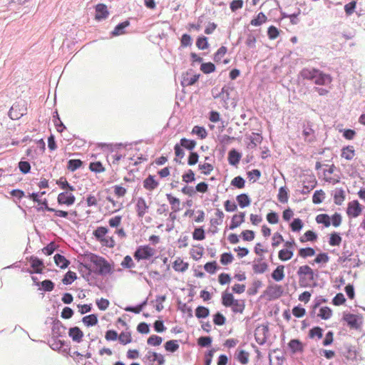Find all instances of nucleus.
<instances>
[{
    "instance_id": "f257e3e1",
    "label": "nucleus",
    "mask_w": 365,
    "mask_h": 365,
    "mask_svg": "<svg viewBox=\"0 0 365 365\" xmlns=\"http://www.w3.org/2000/svg\"><path fill=\"white\" fill-rule=\"evenodd\" d=\"M87 261L92 263L95 268L96 272L100 275H107L112 274L113 272V266L103 257L93 253L86 255Z\"/></svg>"
},
{
    "instance_id": "f03ea898",
    "label": "nucleus",
    "mask_w": 365,
    "mask_h": 365,
    "mask_svg": "<svg viewBox=\"0 0 365 365\" xmlns=\"http://www.w3.org/2000/svg\"><path fill=\"white\" fill-rule=\"evenodd\" d=\"M297 275L298 277L299 284L302 287H309L315 284L317 274L314 269L309 265L304 264L299 266Z\"/></svg>"
},
{
    "instance_id": "7ed1b4c3",
    "label": "nucleus",
    "mask_w": 365,
    "mask_h": 365,
    "mask_svg": "<svg viewBox=\"0 0 365 365\" xmlns=\"http://www.w3.org/2000/svg\"><path fill=\"white\" fill-rule=\"evenodd\" d=\"M222 304L225 307H230L235 314H242L245 304L243 299H237L232 293L225 291L222 294Z\"/></svg>"
},
{
    "instance_id": "20e7f679",
    "label": "nucleus",
    "mask_w": 365,
    "mask_h": 365,
    "mask_svg": "<svg viewBox=\"0 0 365 365\" xmlns=\"http://www.w3.org/2000/svg\"><path fill=\"white\" fill-rule=\"evenodd\" d=\"M302 76L304 78L313 80L314 83L319 86H326L330 84L332 78L330 75L322 73L317 69H304L302 71Z\"/></svg>"
},
{
    "instance_id": "39448f33",
    "label": "nucleus",
    "mask_w": 365,
    "mask_h": 365,
    "mask_svg": "<svg viewBox=\"0 0 365 365\" xmlns=\"http://www.w3.org/2000/svg\"><path fill=\"white\" fill-rule=\"evenodd\" d=\"M105 148L108 151L107 161L118 170L119 166L124 163L125 156L119 152L118 148L115 145H106Z\"/></svg>"
},
{
    "instance_id": "423d86ee",
    "label": "nucleus",
    "mask_w": 365,
    "mask_h": 365,
    "mask_svg": "<svg viewBox=\"0 0 365 365\" xmlns=\"http://www.w3.org/2000/svg\"><path fill=\"white\" fill-rule=\"evenodd\" d=\"M108 229L106 227H98L93 232L95 238L102 246L113 248L115 246V241L113 236H107Z\"/></svg>"
},
{
    "instance_id": "0eeeda50",
    "label": "nucleus",
    "mask_w": 365,
    "mask_h": 365,
    "mask_svg": "<svg viewBox=\"0 0 365 365\" xmlns=\"http://www.w3.org/2000/svg\"><path fill=\"white\" fill-rule=\"evenodd\" d=\"M155 253L156 250L150 245H140L137 247L133 257L138 261L149 260L155 256Z\"/></svg>"
},
{
    "instance_id": "6e6552de",
    "label": "nucleus",
    "mask_w": 365,
    "mask_h": 365,
    "mask_svg": "<svg viewBox=\"0 0 365 365\" xmlns=\"http://www.w3.org/2000/svg\"><path fill=\"white\" fill-rule=\"evenodd\" d=\"M295 241L294 239L286 241L284 244V248L278 252V258L282 262L291 259L294 256Z\"/></svg>"
},
{
    "instance_id": "1a4fd4ad",
    "label": "nucleus",
    "mask_w": 365,
    "mask_h": 365,
    "mask_svg": "<svg viewBox=\"0 0 365 365\" xmlns=\"http://www.w3.org/2000/svg\"><path fill=\"white\" fill-rule=\"evenodd\" d=\"M150 210V205L145 198L139 197L136 199L135 203V211L139 219H143Z\"/></svg>"
},
{
    "instance_id": "9d476101",
    "label": "nucleus",
    "mask_w": 365,
    "mask_h": 365,
    "mask_svg": "<svg viewBox=\"0 0 365 365\" xmlns=\"http://www.w3.org/2000/svg\"><path fill=\"white\" fill-rule=\"evenodd\" d=\"M362 207L358 200H352L347 205L346 214L349 217L356 218L361 215Z\"/></svg>"
},
{
    "instance_id": "9b49d317",
    "label": "nucleus",
    "mask_w": 365,
    "mask_h": 365,
    "mask_svg": "<svg viewBox=\"0 0 365 365\" xmlns=\"http://www.w3.org/2000/svg\"><path fill=\"white\" fill-rule=\"evenodd\" d=\"M269 332V329L267 325H259L258 326L255 331V338L256 341L260 344H264L267 339V335Z\"/></svg>"
},
{
    "instance_id": "f8f14e48",
    "label": "nucleus",
    "mask_w": 365,
    "mask_h": 365,
    "mask_svg": "<svg viewBox=\"0 0 365 365\" xmlns=\"http://www.w3.org/2000/svg\"><path fill=\"white\" fill-rule=\"evenodd\" d=\"M76 200L75 196L71 192L66 191L58 194L57 197V202L59 205H65L67 206L74 204Z\"/></svg>"
},
{
    "instance_id": "ddd939ff",
    "label": "nucleus",
    "mask_w": 365,
    "mask_h": 365,
    "mask_svg": "<svg viewBox=\"0 0 365 365\" xmlns=\"http://www.w3.org/2000/svg\"><path fill=\"white\" fill-rule=\"evenodd\" d=\"M302 135L306 142L312 143L316 140L315 131L310 122L303 125Z\"/></svg>"
},
{
    "instance_id": "4468645a",
    "label": "nucleus",
    "mask_w": 365,
    "mask_h": 365,
    "mask_svg": "<svg viewBox=\"0 0 365 365\" xmlns=\"http://www.w3.org/2000/svg\"><path fill=\"white\" fill-rule=\"evenodd\" d=\"M200 74L191 75L189 72H186L182 76L181 84L183 87L194 85L198 80Z\"/></svg>"
},
{
    "instance_id": "2eb2a0df",
    "label": "nucleus",
    "mask_w": 365,
    "mask_h": 365,
    "mask_svg": "<svg viewBox=\"0 0 365 365\" xmlns=\"http://www.w3.org/2000/svg\"><path fill=\"white\" fill-rule=\"evenodd\" d=\"M109 13L106 5L98 4L96 6L95 19L98 21L105 19L108 17Z\"/></svg>"
},
{
    "instance_id": "dca6fc26",
    "label": "nucleus",
    "mask_w": 365,
    "mask_h": 365,
    "mask_svg": "<svg viewBox=\"0 0 365 365\" xmlns=\"http://www.w3.org/2000/svg\"><path fill=\"white\" fill-rule=\"evenodd\" d=\"M245 219V213L244 212H240L237 214H235L232 216L230 229L234 230L238 227H240L244 222Z\"/></svg>"
},
{
    "instance_id": "f3484780",
    "label": "nucleus",
    "mask_w": 365,
    "mask_h": 365,
    "mask_svg": "<svg viewBox=\"0 0 365 365\" xmlns=\"http://www.w3.org/2000/svg\"><path fill=\"white\" fill-rule=\"evenodd\" d=\"M146 358L153 364L157 362L155 365H163L165 362L164 356L162 354L151 351H148Z\"/></svg>"
},
{
    "instance_id": "a211bd4d",
    "label": "nucleus",
    "mask_w": 365,
    "mask_h": 365,
    "mask_svg": "<svg viewBox=\"0 0 365 365\" xmlns=\"http://www.w3.org/2000/svg\"><path fill=\"white\" fill-rule=\"evenodd\" d=\"M143 187L145 190L148 191H153L156 189L159 182L155 179L153 175H149L144 180H143Z\"/></svg>"
},
{
    "instance_id": "6ab92c4d",
    "label": "nucleus",
    "mask_w": 365,
    "mask_h": 365,
    "mask_svg": "<svg viewBox=\"0 0 365 365\" xmlns=\"http://www.w3.org/2000/svg\"><path fill=\"white\" fill-rule=\"evenodd\" d=\"M173 268L175 272H185L188 269L189 264L180 257H177L173 263Z\"/></svg>"
},
{
    "instance_id": "aec40b11",
    "label": "nucleus",
    "mask_w": 365,
    "mask_h": 365,
    "mask_svg": "<svg viewBox=\"0 0 365 365\" xmlns=\"http://www.w3.org/2000/svg\"><path fill=\"white\" fill-rule=\"evenodd\" d=\"M83 332L78 327L70 328L68 330V336L75 342L80 343L83 337Z\"/></svg>"
},
{
    "instance_id": "412c9836",
    "label": "nucleus",
    "mask_w": 365,
    "mask_h": 365,
    "mask_svg": "<svg viewBox=\"0 0 365 365\" xmlns=\"http://www.w3.org/2000/svg\"><path fill=\"white\" fill-rule=\"evenodd\" d=\"M31 267L34 269V272L41 274L43 272L44 265L43 261L36 257L31 256L30 257Z\"/></svg>"
},
{
    "instance_id": "4be33fe9",
    "label": "nucleus",
    "mask_w": 365,
    "mask_h": 365,
    "mask_svg": "<svg viewBox=\"0 0 365 365\" xmlns=\"http://www.w3.org/2000/svg\"><path fill=\"white\" fill-rule=\"evenodd\" d=\"M284 265H278L272 273V278L276 282L282 281L284 278Z\"/></svg>"
},
{
    "instance_id": "5701e85b",
    "label": "nucleus",
    "mask_w": 365,
    "mask_h": 365,
    "mask_svg": "<svg viewBox=\"0 0 365 365\" xmlns=\"http://www.w3.org/2000/svg\"><path fill=\"white\" fill-rule=\"evenodd\" d=\"M203 254L204 248L200 245L192 246L190 251L191 257L195 261L199 260L202 257Z\"/></svg>"
},
{
    "instance_id": "b1692460",
    "label": "nucleus",
    "mask_w": 365,
    "mask_h": 365,
    "mask_svg": "<svg viewBox=\"0 0 365 365\" xmlns=\"http://www.w3.org/2000/svg\"><path fill=\"white\" fill-rule=\"evenodd\" d=\"M288 346L292 354L297 352H302L304 351V345L299 339H292L288 343Z\"/></svg>"
},
{
    "instance_id": "393cba45",
    "label": "nucleus",
    "mask_w": 365,
    "mask_h": 365,
    "mask_svg": "<svg viewBox=\"0 0 365 365\" xmlns=\"http://www.w3.org/2000/svg\"><path fill=\"white\" fill-rule=\"evenodd\" d=\"M250 354L243 349H237L235 353V359L242 365L249 362Z\"/></svg>"
},
{
    "instance_id": "a878e982",
    "label": "nucleus",
    "mask_w": 365,
    "mask_h": 365,
    "mask_svg": "<svg viewBox=\"0 0 365 365\" xmlns=\"http://www.w3.org/2000/svg\"><path fill=\"white\" fill-rule=\"evenodd\" d=\"M341 156L347 160H351L355 156V150L352 145L344 147L341 149Z\"/></svg>"
},
{
    "instance_id": "bb28decb",
    "label": "nucleus",
    "mask_w": 365,
    "mask_h": 365,
    "mask_svg": "<svg viewBox=\"0 0 365 365\" xmlns=\"http://www.w3.org/2000/svg\"><path fill=\"white\" fill-rule=\"evenodd\" d=\"M241 158V154L235 149L231 150L228 153V162L231 165H237Z\"/></svg>"
},
{
    "instance_id": "cd10ccee",
    "label": "nucleus",
    "mask_w": 365,
    "mask_h": 365,
    "mask_svg": "<svg viewBox=\"0 0 365 365\" xmlns=\"http://www.w3.org/2000/svg\"><path fill=\"white\" fill-rule=\"evenodd\" d=\"M344 320L351 328L357 329L359 327L357 316L352 314H346L344 315Z\"/></svg>"
},
{
    "instance_id": "c85d7f7f",
    "label": "nucleus",
    "mask_w": 365,
    "mask_h": 365,
    "mask_svg": "<svg viewBox=\"0 0 365 365\" xmlns=\"http://www.w3.org/2000/svg\"><path fill=\"white\" fill-rule=\"evenodd\" d=\"M167 200L171 205V209L173 212H176L180 210V201L178 198L173 196L171 194L166 195Z\"/></svg>"
},
{
    "instance_id": "c756f323",
    "label": "nucleus",
    "mask_w": 365,
    "mask_h": 365,
    "mask_svg": "<svg viewBox=\"0 0 365 365\" xmlns=\"http://www.w3.org/2000/svg\"><path fill=\"white\" fill-rule=\"evenodd\" d=\"M43 204L44 205L45 209L47 211L54 212V215L56 217L66 218L68 216V212L66 211L56 210L54 208L48 207L47 200H46V199L43 200Z\"/></svg>"
},
{
    "instance_id": "7c9ffc66",
    "label": "nucleus",
    "mask_w": 365,
    "mask_h": 365,
    "mask_svg": "<svg viewBox=\"0 0 365 365\" xmlns=\"http://www.w3.org/2000/svg\"><path fill=\"white\" fill-rule=\"evenodd\" d=\"M53 258L56 264L61 269L66 268L70 264V262L60 254L55 255Z\"/></svg>"
},
{
    "instance_id": "2f4dec72",
    "label": "nucleus",
    "mask_w": 365,
    "mask_h": 365,
    "mask_svg": "<svg viewBox=\"0 0 365 365\" xmlns=\"http://www.w3.org/2000/svg\"><path fill=\"white\" fill-rule=\"evenodd\" d=\"M236 200L238 202L239 206L241 208L247 207L251 203V200H250V197L247 194H244V193L238 195L236 197Z\"/></svg>"
},
{
    "instance_id": "473e14b6",
    "label": "nucleus",
    "mask_w": 365,
    "mask_h": 365,
    "mask_svg": "<svg viewBox=\"0 0 365 365\" xmlns=\"http://www.w3.org/2000/svg\"><path fill=\"white\" fill-rule=\"evenodd\" d=\"M267 21V17L266 15L260 12L257 14L256 17L252 19L250 21V24L254 26H261L262 24L265 23Z\"/></svg>"
},
{
    "instance_id": "72a5a7b5",
    "label": "nucleus",
    "mask_w": 365,
    "mask_h": 365,
    "mask_svg": "<svg viewBox=\"0 0 365 365\" xmlns=\"http://www.w3.org/2000/svg\"><path fill=\"white\" fill-rule=\"evenodd\" d=\"M317 234L312 230H308L302 237H299V241L304 243L308 241L314 242L317 240Z\"/></svg>"
},
{
    "instance_id": "f704fd0d",
    "label": "nucleus",
    "mask_w": 365,
    "mask_h": 365,
    "mask_svg": "<svg viewBox=\"0 0 365 365\" xmlns=\"http://www.w3.org/2000/svg\"><path fill=\"white\" fill-rule=\"evenodd\" d=\"M191 133L197 135L200 139H205L207 136L206 129L202 126L195 125L192 129Z\"/></svg>"
},
{
    "instance_id": "c9c22d12",
    "label": "nucleus",
    "mask_w": 365,
    "mask_h": 365,
    "mask_svg": "<svg viewBox=\"0 0 365 365\" xmlns=\"http://www.w3.org/2000/svg\"><path fill=\"white\" fill-rule=\"evenodd\" d=\"M196 145L197 143L195 140L187 139L185 138H181L180 141V145L189 150H192L195 148Z\"/></svg>"
},
{
    "instance_id": "e433bc0d",
    "label": "nucleus",
    "mask_w": 365,
    "mask_h": 365,
    "mask_svg": "<svg viewBox=\"0 0 365 365\" xmlns=\"http://www.w3.org/2000/svg\"><path fill=\"white\" fill-rule=\"evenodd\" d=\"M119 342L123 345H126L132 342V335L130 331H122L118 335Z\"/></svg>"
},
{
    "instance_id": "4c0bfd02",
    "label": "nucleus",
    "mask_w": 365,
    "mask_h": 365,
    "mask_svg": "<svg viewBox=\"0 0 365 365\" xmlns=\"http://www.w3.org/2000/svg\"><path fill=\"white\" fill-rule=\"evenodd\" d=\"M253 271L256 274H263L268 269V264L265 262H259L253 264Z\"/></svg>"
},
{
    "instance_id": "58836bf2",
    "label": "nucleus",
    "mask_w": 365,
    "mask_h": 365,
    "mask_svg": "<svg viewBox=\"0 0 365 365\" xmlns=\"http://www.w3.org/2000/svg\"><path fill=\"white\" fill-rule=\"evenodd\" d=\"M130 25L128 21H123L117 25L114 30L112 31L113 36H119L125 34L124 29Z\"/></svg>"
},
{
    "instance_id": "ea45409f",
    "label": "nucleus",
    "mask_w": 365,
    "mask_h": 365,
    "mask_svg": "<svg viewBox=\"0 0 365 365\" xmlns=\"http://www.w3.org/2000/svg\"><path fill=\"white\" fill-rule=\"evenodd\" d=\"M345 200V193L343 189H338L335 191L334 195V203L337 205H341Z\"/></svg>"
},
{
    "instance_id": "a19ab883",
    "label": "nucleus",
    "mask_w": 365,
    "mask_h": 365,
    "mask_svg": "<svg viewBox=\"0 0 365 365\" xmlns=\"http://www.w3.org/2000/svg\"><path fill=\"white\" fill-rule=\"evenodd\" d=\"M332 310L328 307H322L319 309L317 316L322 319L327 320L331 318Z\"/></svg>"
},
{
    "instance_id": "79ce46f5",
    "label": "nucleus",
    "mask_w": 365,
    "mask_h": 365,
    "mask_svg": "<svg viewBox=\"0 0 365 365\" xmlns=\"http://www.w3.org/2000/svg\"><path fill=\"white\" fill-rule=\"evenodd\" d=\"M316 222L318 224H322L328 227L331 225L330 217L327 214H319L316 217Z\"/></svg>"
},
{
    "instance_id": "37998d69",
    "label": "nucleus",
    "mask_w": 365,
    "mask_h": 365,
    "mask_svg": "<svg viewBox=\"0 0 365 365\" xmlns=\"http://www.w3.org/2000/svg\"><path fill=\"white\" fill-rule=\"evenodd\" d=\"M83 165V162L79 159L69 160L67 165V168L71 172H74L80 168Z\"/></svg>"
},
{
    "instance_id": "c03bdc74",
    "label": "nucleus",
    "mask_w": 365,
    "mask_h": 365,
    "mask_svg": "<svg viewBox=\"0 0 365 365\" xmlns=\"http://www.w3.org/2000/svg\"><path fill=\"white\" fill-rule=\"evenodd\" d=\"M89 169L94 173H101L105 171V168L100 161L92 162L89 165Z\"/></svg>"
},
{
    "instance_id": "a18cd8bd",
    "label": "nucleus",
    "mask_w": 365,
    "mask_h": 365,
    "mask_svg": "<svg viewBox=\"0 0 365 365\" xmlns=\"http://www.w3.org/2000/svg\"><path fill=\"white\" fill-rule=\"evenodd\" d=\"M82 322L87 326H94L98 323V318L96 314H90L83 318Z\"/></svg>"
},
{
    "instance_id": "49530a36",
    "label": "nucleus",
    "mask_w": 365,
    "mask_h": 365,
    "mask_svg": "<svg viewBox=\"0 0 365 365\" xmlns=\"http://www.w3.org/2000/svg\"><path fill=\"white\" fill-rule=\"evenodd\" d=\"M278 200L282 203L287 202L289 199L288 192L286 187H281L277 195Z\"/></svg>"
},
{
    "instance_id": "de8ad7c7",
    "label": "nucleus",
    "mask_w": 365,
    "mask_h": 365,
    "mask_svg": "<svg viewBox=\"0 0 365 365\" xmlns=\"http://www.w3.org/2000/svg\"><path fill=\"white\" fill-rule=\"evenodd\" d=\"M210 311L207 307L199 306L195 309V316L198 319L206 318L209 316Z\"/></svg>"
},
{
    "instance_id": "09e8293b",
    "label": "nucleus",
    "mask_w": 365,
    "mask_h": 365,
    "mask_svg": "<svg viewBox=\"0 0 365 365\" xmlns=\"http://www.w3.org/2000/svg\"><path fill=\"white\" fill-rule=\"evenodd\" d=\"M77 279V275L76 272L72 271H68L64 276L63 279H62V282L64 284H71L72 282H73Z\"/></svg>"
},
{
    "instance_id": "8fccbe9b",
    "label": "nucleus",
    "mask_w": 365,
    "mask_h": 365,
    "mask_svg": "<svg viewBox=\"0 0 365 365\" xmlns=\"http://www.w3.org/2000/svg\"><path fill=\"white\" fill-rule=\"evenodd\" d=\"M341 240L339 234L333 232L330 234L329 244L331 246H339L341 242Z\"/></svg>"
},
{
    "instance_id": "3c124183",
    "label": "nucleus",
    "mask_w": 365,
    "mask_h": 365,
    "mask_svg": "<svg viewBox=\"0 0 365 365\" xmlns=\"http://www.w3.org/2000/svg\"><path fill=\"white\" fill-rule=\"evenodd\" d=\"M200 71L205 74L211 73L215 71V66L211 62L202 63L200 66Z\"/></svg>"
},
{
    "instance_id": "603ef678",
    "label": "nucleus",
    "mask_w": 365,
    "mask_h": 365,
    "mask_svg": "<svg viewBox=\"0 0 365 365\" xmlns=\"http://www.w3.org/2000/svg\"><path fill=\"white\" fill-rule=\"evenodd\" d=\"M165 349L168 351L174 352L179 349L177 340H170L165 344Z\"/></svg>"
},
{
    "instance_id": "864d4df0",
    "label": "nucleus",
    "mask_w": 365,
    "mask_h": 365,
    "mask_svg": "<svg viewBox=\"0 0 365 365\" xmlns=\"http://www.w3.org/2000/svg\"><path fill=\"white\" fill-rule=\"evenodd\" d=\"M113 188L114 195L118 197H123L127 193V189L120 185H115Z\"/></svg>"
},
{
    "instance_id": "5fc2aeb1",
    "label": "nucleus",
    "mask_w": 365,
    "mask_h": 365,
    "mask_svg": "<svg viewBox=\"0 0 365 365\" xmlns=\"http://www.w3.org/2000/svg\"><path fill=\"white\" fill-rule=\"evenodd\" d=\"M315 255V251L312 247L301 248L299 250V255L302 258L312 257Z\"/></svg>"
},
{
    "instance_id": "6e6d98bb",
    "label": "nucleus",
    "mask_w": 365,
    "mask_h": 365,
    "mask_svg": "<svg viewBox=\"0 0 365 365\" xmlns=\"http://www.w3.org/2000/svg\"><path fill=\"white\" fill-rule=\"evenodd\" d=\"M324 192L322 190H316L312 196V202L314 204L321 203L324 198Z\"/></svg>"
},
{
    "instance_id": "4d7b16f0",
    "label": "nucleus",
    "mask_w": 365,
    "mask_h": 365,
    "mask_svg": "<svg viewBox=\"0 0 365 365\" xmlns=\"http://www.w3.org/2000/svg\"><path fill=\"white\" fill-rule=\"evenodd\" d=\"M233 255L230 252L222 253L220 256V263L223 265H227L232 262Z\"/></svg>"
},
{
    "instance_id": "13d9d810",
    "label": "nucleus",
    "mask_w": 365,
    "mask_h": 365,
    "mask_svg": "<svg viewBox=\"0 0 365 365\" xmlns=\"http://www.w3.org/2000/svg\"><path fill=\"white\" fill-rule=\"evenodd\" d=\"M217 268H218L217 264V262L215 261L207 262L204 265L205 270L207 273L211 274L215 273L217 269Z\"/></svg>"
},
{
    "instance_id": "bf43d9fd",
    "label": "nucleus",
    "mask_w": 365,
    "mask_h": 365,
    "mask_svg": "<svg viewBox=\"0 0 365 365\" xmlns=\"http://www.w3.org/2000/svg\"><path fill=\"white\" fill-rule=\"evenodd\" d=\"M267 36L270 40L276 39L279 36V30L274 26H270L267 29Z\"/></svg>"
},
{
    "instance_id": "052dcab7",
    "label": "nucleus",
    "mask_w": 365,
    "mask_h": 365,
    "mask_svg": "<svg viewBox=\"0 0 365 365\" xmlns=\"http://www.w3.org/2000/svg\"><path fill=\"white\" fill-rule=\"evenodd\" d=\"M196 46L200 50H205L208 48L207 38L200 36L196 41Z\"/></svg>"
},
{
    "instance_id": "680f3d73",
    "label": "nucleus",
    "mask_w": 365,
    "mask_h": 365,
    "mask_svg": "<svg viewBox=\"0 0 365 365\" xmlns=\"http://www.w3.org/2000/svg\"><path fill=\"white\" fill-rule=\"evenodd\" d=\"M231 185L237 188L242 189L245 187V181L241 176H237L232 180Z\"/></svg>"
},
{
    "instance_id": "e2e57ef3",
    "label": "nucleus",
    "mask_w": 365,
    "mask_h": 365,
    "mask_svg": "<svg viewBox=\"0 0 365 365\" xmlns=\"http://www.w3.org/2000/svg\"><path fill=\"white\" fill-rule=\"evenodd\" d=\"M198 168L201 170L202 174L207 175H210L214 169L213 165L208 163L200 164Z\"/></svg>"
},
{
    "instance_id": "0e129e2a",
    "label": "nucleus",
    "mask_w": 365,
    "mask_h": 365,
    "mask_svg": "<svg viewBox=\"0 0 365 365\" xmlns=\"http://www.w3.org/2000/svg\"><path fill=\"white\" fill-rule=\"evenodd\" d=\"M225 322H226V318L225 317V316L222 314L217 312L215 314H214L213 322L215 325H217V326L224 325L225 324Z\"/></svg>"
},
{
    "instance_id": "69168bd1",
    "label": "nucleus",
    "mask_w": 365,
    "mask_h": 365,
    "mask_svg": "<svg viewBox=\"0 0 365 365\" xmlns=\"http://www.w3.org/2000/svg\"><path fill=\"white\" fill-rule=\"evenodd\" d=\"M192 237L195 240H203L205 238V235L202 227L195 228L192 232Z\"/></svg>"
},
{
    "instance_id": "338daca9",
    "label": "nucleus",
    "mask_w": 365,
    "mask_h": 365,
    "mask_svg": "<svg viewBox=\"0 0 365 365\" xmlns=\"http://www.w3.org/2000/svg\"><path fill=\"white\" fill-rule=\"evenodd\" d=\"M323 330L319 327H315L311 329L309 331V336L310 338L317 336L318 339H321L323 336Z\"/></svg>"
},
{
    "instance_id": "774afa93",
    "label": "nucleus",
    "mask_w": 365,
    "mask_h": 365,
    "mask_svg": "<svg viewBox=\"0 0 365 365\" xmlns=\"http://www.w3.org/2000/svg\"><path fill=\"white\" fill-rule=\"evenodd\" d=\"M257 42V37L252 34H249L247 36L246 40H245V44L249 48H255V44Z\"/></svg>"
}]
</instances>
